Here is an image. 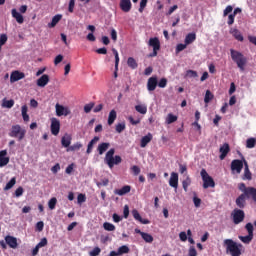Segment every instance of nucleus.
Wrapping results in <instances>:
<instances>
[{
  "label": "nucleus",
  "mask_w": 256,
  "mask_h": 256,
  "mask_svg": "<svg viewBox=\"0 0 256 256\" xmlns=\"http://www.w3.org/2000/svg\"><path fill=\"white\" fill-rule=\"evenodd\" d=\"M7 34H1L0 35V45H5V43H7Z\"/></svg>",
  "instance_id": "62"
},
{
  "label": "nucleus",
  "mask_w": 256,
  "mask_h": 256,
  "mask_svg": "<svg viewBox=\"0 0 256 256\" xmlns=\"http://www.w3.org/2000/svg\"><path fill=\"white\" fill-rule=\"evenodd\" d=\"M61 19H63V15L61 14H57L52 18V21L50 23H48V27L50 29H53V27L57 26V23H59V21H61Z\"/></svg>",
  "instance_id": "27"
},
{
  "label": "nucleus",
  "mask_w": 256,
  "mask_h": 256,
  "mask_svg": "<svg viewBox=\"0 0 256 256\" xmlns=\"http://www.w3.org/2000/svg\"><path fill=\"white\" fill-rule=\"evenodd\" d=\"M132 215L136 221H139V223H142V225H149L148 219H143L141 217V214H139V211L137 209L132 210Z\"/></svg>",
  "instance_id": "17"
},
{
  "label": "nucleus",
  "mask_w": 256,
  "mask_h": 256,
  "mask_svg": "<svg viewBox=\"0 0 256 256\" xmlns=\"http://www.w3.org/2000/svg\"><path fill=\"white\" fill-rule=\"evenodd\" d=\"M149 0H141L140 1V7L138 9L139 13H143V11H145V8L147 7V2Z\"/></svg>",
  "instance_id": "50"
},
{
  "label": "nucleus",
  "mask_w": 256,
  "mask_h": 256,
  "mask_svg": "<svg viewBox=\"0 0 256 256\" xmlns=\"http://www.w3.org/2000/svg\"><path fill=\"white\" fill-rule=\"evenodd\" d=\"M5 241L11 249H17V238L7 235Z\"/></svg>",
  "instance_id": "23"
},
{
  "label": "nucleus",
  "mask_w": 256,
  "mask_h": 256,
  "mask_svg": "<svg viewBox=\"0 0 256 256\" xmlns=\"http://www.w3.org/2000/svg\"><path fill=\"white\" fill-rule=\"evenodd\" d=\"M230 33H231V35L234 36L236 41H240V42L244 41L243 34H241V31H239L238 29H236V28L230 29Z\"/></svg>",
  "instance_id": "26"
},
{
  "label": "nucleus",
  "mask_w": 256,
  "mask_h": 256,
  "mask_svg": "<svg viewBox=\"0 0 256 256\" xmlns=\"http://www.w3.org/2000/svg\"><path fill=\"white\" fill-rule=\"evenodd\" d=\"M185 49H187V44L180 43L176 46V53H181V51H185Z\"/></svg>",
  "instance_id": "54"
},
{
  "label": "nucleus",
  "mask_w": 256,
  "mask_h": 256,
  "mask_svg": "<svg viewBox=\"0 0 256 256\" xmlns=\"http://www.w3.org/2000/svg\"><path fill=\"white\" fill-rule=\"evenodd\" d=\"M103 227H104L105 231H115V225H113L109 222H105L103 224Z\"/></svg>",
  "instance_id": "48"
},
{
  "label": "nucleus",
  "mask_w": 256,
  "mask_h": 256,
  "mask_svg": "<svg viewBox=\"0 0 256 256\" xmlns=\"http://www.w3.org/2000/svg\"><path fill=\"white\" fill-rule=\"evenodd\" d=\"M97 141H99V136H95L89 143L87 146V150L86 153L87 155L91 154L93 152V145H95V143H97Z\"/></svg>",
  "instance_id": "29"
},
{
  "label": "nucleus",
  "mask_w": 256,
  "mask_h": 256,
  "mask_svg": "<svg viewBox=\"0 0 256 256\" xmlns=\"http://www.w3.org/2000/svg\"><path fill=\"white\" fill-rule=\"evenodd\" d=\"M55 109H56V115L57 117H67V115L71 114V110H69V108L57 103L55 105Z\"/></svg>",
  "instance_id": "10"
},
{
  "label": "nucleus",
  "mask_w": 256,
  "mask_h": 256,
  "mask_svg": "<svg viewBox=\"0 0 256 256\" xmlns=\"http://www.w3.org/2000/svg\"><path fill=\"white\" fill-rule=\"evenodd\" d=\"M127 65L130 67V69H137L138 67L137 61L133 57L128 58Z\"/></svg>",
  "instance_id": "35"
},
{
  "label": "nucleus",
  "mask_w": 256,
  "mask_h": 256,
  "mask_svg": "<svg viewBox=\"0 0 256 256\" xmlns=\"http://www.w3.org/2000/svg\"><path fill=\"white\" fill-rule=\"evenodd\" d=\"M101 255V248L95 247L92 251L89 252V256H99Z\"/></svg>",
  "instance_id": "51"
},
{
  "label": "nucleus",
  "mask_w": 256,
  "mask_h": 256,
  "mask_svg": "<svg viewBox=\"0 0 256 256\" xmlns=\"http://www.w3.org/2000/svg\"><path fill=\"white\" fill-rule=\"evenodd\" d=\"M149 47L153 48V52L149 54V57H157L159 51L161 50V41L158 37L150 38L148 41Z\"/></svg>",
  "instance_id": "6"
},
{
  "label": "nucleus",
  "mask_w": 256,
  "mask_h": 256,
  "mask_svg": "<svg viewBox=\"0 0 256 256\" xmlns=\"http://www.w3.org/2000/svg\"><path fill=\"white\" fill-rule=\"evenodd\" d=\"M127 253H129V246L123 245L118 248V254L125 255Z\"/></svg>",
  "instance_id": "45"
},
{
  "label": "nucleus",
  "mask_w": 256,
  "mask_h": 256,
  "mask_svg": "<svg viewBox=\"0 0 256 256\" xmlns=\"http://www.w3.org/2000/svg\"><path fill=\"white\" fill-rule=\"evenodd\" d=\"M49 83V75L43 74L38 80H37V86L38 87H46Z\"/></svg>",
  "instance_id": "25"
},
{
  "label": "nucleus",
  "mask_w": 256,
  "mask_h": 256,
  "mask_svg": "<svg viewBox=\"0 0 256 256\" xmlns=\"http://www.w3.org/2000/svg\"><path fill=\"white\" fill-rule=\"evenodd\" d=\"M95 107L94 102H90L84 106V113H91V110Z\"/></svg>",
  "instance_id": "46"
},
{
  "label": "nucleus",
  "mask_w": 256,
  "mask_h": 256,
  "mask_svg": "<svg viewBox=\"0 0 256 256\" xmlns=\"http://www.w3.org/2000/svg\"><path fill=\"white\" fill-rule=\"evenodd\" d=\"M125 131V123H119L116 125V132L123 133Z\"/></svg>",
  "instance_id": "55"
},
{
  "label": "nucleus",
  "mask_w": 256,
  "mask_h": 256,
  "mask_svg": "<svg viewBox=\"0 0 256 256\" xmlns=\"http://www.w3.org/2000/svg\"><path fill=\"white\" fill-rule=\"evenodd\" d=\"M246 199H253L256 203V188L255 187H248L245 193H242Z\"/></svg>",
  "instance_id": "15"
},
{
  "label": "nucleus",
  "mask_w": 256,
  "mask_h": 256,
  "mask_svg": "<svg viewBox=\"0 0 256 256\" xmlns=\"http://www.w3.org/2000/svg\"><path fill=\"white\" fill-rule=\"evenodd\" d=\"M61 61H63V55L59 54L54 59V65H59V63H61Z\"/></svg>",
  "instance_id": "63"
},
{
  "label": "nucleus",
  "mask_w": 256,
  "mask_h": 256,
  "mask_svg": "<svg viewBox=\"0 0 256 256\" xmlns=\"http://www.w3.org/2000/svg\"><path fill=\"white\" fill-rule=\"evenodd\" d=\"M51 133L52 135H59V131H61V122L57 118H51Z\"/></svg>",
  "instance_id": "9"
},
{
  "label": "nucleus",
  "mask_w": 256,
  "mask_h": 256,
  "mask_svg": "<svg viewBox=\"0 0 256 256\" xmlns=\"http://www.w3.org/2000/svg\"><path fill=\"white\" fill-rule=\"evenodd\" d=\"M27 131L25 129H22L20 125H13L10 132H9V137H14L18 139V141H23L25 139V134Z\"/></svg>",
  "instance_id": "4"
},
{
  "label": "nucleus",
  "mask_w": 256,
  "mask_h": 256,
  "mask_svg": "<svg viewBox=\"0 0 256 256\" xmlns=\"http://www.w3.org/2000/svg\"><path fill=\"white\" fill-rule=\"evenodd\" d=\"M197 39V34L195 33H189L186 35L184 43L187 45H191V43H194V41Z\"/></svg>",
  "instance_id": "30"
},
{
  "label": "nucleus",
  "mask_w": 256,
  "mask_h": 256,
  "mask_svg": "<svg viewBox=\"0 0 256 256\" xmlns=\"http://www.w3.org/2000/svg\"><path fill=\"white\" fill-rule=\"evenodd\" d=\"M153 141V134L148 133L146 136H143L140 141V147L145 148L149 143Z\"/></svg>",
  "instance_id": "20"
},
{
  "label": "nucleus",
  "mask_w": 256,
  "mask_h": 256,
  "mask_svg": "<svg viewBox=\"0 0 256 256\" xmlns=\"http://www.w3.org/2000/svg\"><path fill=\"white\" fill-rule=\"evenodd\" d=\"M113 155H115V150L113 148H111L106 153V156L104 158V161L108 165L109 169H113V167H115V165H119V163H121V161H123L121 156L116 155L115 157H113Z\"/></svg>",
  "instance_id": "3"
},
{
  "label": "nucleus",
  "mask_w": 256,
  "mask_h": 256,
  "mask_svg": "<svg viewBox=\"0 0 256 256\" xmlns=\"http://www.w3.org/2000/svg\"><path fill=\"white\" fill-rule=\"evenodd\" d=\"M119 6L123 13H129L133 7V4H131V0H120Z\"/></svg>",
  "instance_id": "12"
},
{
  "label": "nucleus",
  "mask_w": 256,
  "mask_h": 256,
  "mask_svg": "<svg viewBox=\"0 0 256 256\" xmlns=\"http://www.w3.org/2000/svg\"><path fill=\"white\" fill-rule=\"evenodd\" d=\"M175 121H177V116L173 115L172 113H169L166 117L167 125H171V123H175Z\"/></svg>",
  "instance_id": "40"
},
{
  "label": "nucleus",
  "mask_w": 256,
  "mask_h": 256,
  "mask_svg": "<svg viewBox=\"0 0 256 256\" xmlns=\"http://www.w3.org/2000/svg\"><path fill=\"white\" fill-rule=\"evenodd\" d=\"M109 145L110 144L107 142H103V143L99 144L98 148H97L99 155H103V153H105V151H107V149H109Z\"/></svg>",
  "instance_id": "31"
},
{
  "label": "nucleus",
  "mask_w": 256,
  "mask_h": 256,
  "mask_svg": "<svg viewBox=\"0 0 256 256\" xmlns=\"http://www.w3.org/2000/svg\"><path fill=\"white\" fill-rule=\"evenodd\" d=\"M245 229H246V231L248 232V235H252V236H253L254 228H253V224H252L251 222H248V223L245 225Z\"/></svg>",
  "instance_id": "49"
},
{
  "label": "nucleus",
  "mask_w": 256,
  "mask_h": 256,
  "mask_svg": "<svg viewBox=\"0 0 256 256\" xmlns=\"http://www.w3.org/2000/svg\"><path fill=\"white\" fill-rule=\"evenodd\" d=\"M186 77L194 78L197 77V71L195 70H188L186 72Z\"/></svg>",
  "instance_id": "58"
},
{
  "label": "nucleus",
  "mask_w": 256,
  "mask_h": 256,
  "mask_svg": "<svg viewBox=\"0 0 256 256\" xmlns=\"http://www.w3.org/2000/svg\"><path fill=\"white\" fill-rule=\"evenodd\" d=\"M256 145V139L255 138H248L246 141V147L247 149H253Z\"/></svg>",
  "instance_id": "41"
},
{
  "label": "nucleus",
  "mask_w": 256,
  "mask_h": 256,
  "mask_svg": "<svg viewBox=\"0 0 256 256\" xmlns=\"http://www.w3.org/2000/svg\"><path fill=\"white\" fill-rule=\"evenodd\" d=\"M9 164V157H7V150L0 151V167H5Z\"/></svg>",
  "instance_id": "22"
},
{
  "label": "nucleus",
  "mask_w": 256,
  "mask_h": 256,
  "mask_svg": "<svg viewBox=\"0 0 256 256\" xmlns=\"http://www.w3.org/2000/svg\"><path fill=\"white\" fill-rule=\"evenodd\" d=\"M77 201L81 205V203H85L87 201V196H85V194H79Z\"/></svg>",
  "instance_id": "56"
},
{
  "label": "nucleus",
  "mask_w": 256,
  "mask_h": 256,
  "mask_svg": "<svg viewBox=\"0 0 256 256\" xmlns=\"http://www.w3.org/2000/svg\"><path fill=\"white\" fill-rule=\"evenodd\" d=\"M231 217L234 225H239V223H243V221H245V211L241 209H234Z\"/></svg>",
  "instance_id": "7"
},
{
  "label": "nucleus",
  "mask_w": 256,
  "mask_h": 256,
  "mask_svg": "<svg viewBox=\"0 0 256 256\" xmlns=\"http://www.w3.org/2000/svg\"><path fill=\"white\" fill-rule=\"evenodd\" d=\"M81 147H83V144H81L80 142H77V143L71 145L69 148H67V151H79V149H81Z\"/></svg>",
  "instance_id": "43"
},
{
  "label": "nucleus",
  "mask_w": 256,
  "mask_h": 256,
  "mask_svg": "<svg viewBox=\"0 0 256 256\" xmlns=\"http://www.w3.org/2000/svg\"><path fill=\"white\" fill-rule=\"evenodd\" d=\"M240 241H242V243H245L246 245H249V243L251 241H253V235L248 234L246 236H239Z\"/></svg>",
  "instance_id": "36"
},
{
  "label": "nucleus",
  "mask_w": 256,
  "mask_h": 256,
  "mask_svg": "<svg viewBox=\"0 0 256 256\" xmlns=\"http://www.w3.org/2000/svg\"><path fill=\"white\" fill-rule=\"evenodd\" d=\"M97 187H107L109 185V179L104 178L100 182L96 183Z\"/></svg>",
  "instance_id": "52"
},
{
  "label": "nucleus",
  "mask_w": 256,
  "mask_h": 256,
  "mask_svg": "<svg viewBox=\"0 0 256 256\" xmlns=\"http://www.w3.org/2000/svg\"><path fill=\"white\" fill-rule=\"evenodd\" d=\"M230 55H231L232 61L236 63L240 71H245V65H247V58L243 55V53L236 51L234 49H231Z\"/></svg>",
  "instance_id": "2"
},
{
  "label": "nucleus",
  "mask_w": 256,
  "mask_h": 256,
  "mask_svg": "<svg viewBox=\"0 0 256 256\" xmlns=\"http://www.w3.org/2000/svg\"><path fill=\"white\" fill-rule=\"evenodd\" d=\"M127 193H131V186L125 185L120 189H115L114 194L123 197V195H127Z\"/></svg>",
  "instance_id": "18"
},
{
  "label": "nucleus",
  "mask_w": 256,
  "mask_h": 256,
  "mask_svg": "<svg viewBox=\"0 0 256 256\" xmlns=\"http://www.w3.org/2000/svg\"><path fill=\"white\" fill-rule=\"evenodd\" d=\"M244 161V174L242 176L243 181H251L253 179V174H251V170H249V163L247 160L243 158Z\"/></svg>",
  "instance_id": "11"
},
{
  "label": "nucleus",
  "mask_w": 256,
  "mask_h": 256,
  "mask_svg": "<svg viewBox=\"0 0 256 256\" xmlns=\"http://www.w3.org/2000/svg\"><path fill=\"white\" fill-rule=\"evenodd\" d=\"M15 183H17V178H11V180L4 187V191H9V189H13V187H15Z\"/></svg>",
  "instance_id": "37"
},
{
  "label": "nucleus",
  "mask_w": 256,
  "mask_h": 256,
  "mask_svg": "<svg viewBox=\"0 0 256 256\" xmlns=\"http://www.w3.org/2000/svg\"><path fill=\"white\" fill-rule=\"evenodd\" d=\"M157 85H158L157 76H152L148 79L147 90L148 91H155V89H157Z\"/></svg>",
  "instance_id": "16"
},
{
  "label": "nucleus",
  "mask_w": 256,
  "mask_h": 256,
  "mask_svg": "<svg viewBox=\"0 0 256 256\" xmlns=\"http://www.w3.org/2000/svg\"><path fill=\"white\" fill-rule=\"evenodd\" d=\"M233 12V6L229 5L224 9L223 12V17H227V15H229V13Z\"/></svg>",
  "instance_id": "57"
},
{
  "label": "nucleus",
  "mask_w": 256,
  "mask_h": 256,
  "mask_svg": "<svg viewBox=\"0 0 256 256\" xmlns=\"http://www.w3.org/2000/svg\"><path fill=\"white\" fill-rule=\"evenodd\" d=\"M170 187L177 189L179 187V174L172 172L169 180Z\"/></svg>",
  "instance_id": "14"
},
{
  "label": "nucleus",
  "mask_w": 256,
  "mask_h": 256,
  "mask_svg": "<svg viewBox=\"0 0 256 256\" xmlns=\"http://www.w3.org/2000/svg\"><path fill=\"white\" fill-rule=\"evenodd\" d=\"M158 87H160V89H165V87H167V78H161L158 82Z\"/></svg>",
  "instance_id": "53"
},
{
  "label": "nucleus",
  "mask_w": 256,
  "mask_h": 256,
  "mask_svg": "<svg viewBox=\"0 0 256 256\" xmlns=\"http://www.w3.org/2000/svg\"><path fill=\"white\" fill-rule=\"evenodd\" d=\"M115 119H117V112L115 110H111L108 116V125H113V123H115Z\"/></svg>",
  "instance_id": "32"
},
{
  "label": "nucleus",
  "mask_w": 256,
  "mask_h": 256,
  "mask_svg": "<svg viewBox=\"0 0 256 256\" xmlns=\"http://www.w3.org/2000/svg\"><path fill=\"white\" fill-rule=\"evenodd\" d=\"M131 171L133 172V174L135 176L139 175V173H141V168H139V166L134 165L131 167Z\"/></svg>",
  "instance_id": "60"
},
{
  "label": "nucleus",
  "mask_w": 256,
  "mask_h": 256,
  "mask_svg": "<svg viewBox=\"0 0 256 256\" xmlns=\"http://www.w3.org/2000/svg\"><path fill=\"white\" fill-rule=\"evenodd\" d=\"M141 237L146 243H151L153 241V237L147 232L141 233Z\"/></svg>",
  "instance_id": "42"
},
{
  "label": "nucleus",
  "mask_w": 256,
  "mask_h": 256,
  "mask_svg": "<svg viewBox=\"0 0 256 256\" xmlns=\"http://www.w3.org/2000/svg\"><path fill=\"white\" fill-rule=\"evenodd\" d=\"M61 145L66 148L71 146V136L69 134H66L61 138Z\"/></svg>",
  "instance_id": "28"
},
{
  "label": "nucleus",
  "mask_w": 256,
  "mask_h": 256,
  "mask_svg": "<svg viewBox=\"0 0 256 256\" xmlns=\"http://www.w3.org/2000/svg\"><path fill=\"white\" fill-rule=\"evenodd\" d=\"M188 256H197V250L195 249V246H191L189 248Z\"/></svg>",
  "instance_id": "61"
},
{
  "label": "nucleus",
  "mask_w": 256,
  "mask_h": 256,
  "mask_svg": "<svg viewBox=\"0 0 256 256\" xmlns=\"http://www.w3.org/2000/svg\"><path fill=\"white\" fill-rule=\"evenodd\" d=\"M245 157L242 156L241 160L235 159L231 162V170L236 171V173H241L243 171V165H245V162L243 161Z\"/></svg>",
  "instance_id": "8"
},
{
  "label": "nucleus",
  "mask_w": 256,
  "mask_h": 256,
  "mask_svg": "<svg viewBox=\"0 0 256 256\" xmlns=\"http://www.w3.org/2000/svg\"><path fill=\"white\" fill-rule=\"evenodd\" d=\"M68 11L69 13H73V11H75V0L69 1Z\"/></svg>",
  "instance_id": "59"
},
{
  "label": "nucleus",
  "mask_w": 256,
  "mask_h": 256,
  "mask_svg": "<svg viewBox=\"0 0 256 256\" xmlns=\"http://www.w3.org/2000/svg\"><path fill=\"white\" fill-rule=\"evenodd\" d=\"M189 185H191V178L187 177L182 182V187H183L184 191H187V189H189Z\"/></svg>",
  "instance_id": "47"
},
{
  "label": "nucleus",
  "mask_w": 256,
  "mask_h": 256,
  "mask_svg": "<svg viewBox=\"0 0 256 256\" xmlns=\"http://www.w3.org/2000/svg\"><path fill=\"white\" fill-rule=\"evenodd\" d=\"M57 206V198L53 197L49 200L48 202V207L51 211H53V209H55V207Z\"/></svg>",
  "instance_id": "44"
},
{
  "label": "nucleus",
  "mask_w": 256,
  "mask_h": 256,
  "mask_svg": "<svg viewBox=\"0 0 256 256\" xmlns=\"http://www.w3.org/2000/svg\"><path fill=\"white\" fill-rule=\"evenodd\" d=\"M25 79V73L19 71H13L10 75V83H16V81H21Z\"/></svg>",
  "instance_id": "13"
},
{
  "label": "nucleus",
  "mask_w": 256,
  "mask_h": 256,
  "mask_svg": "<svg viewBox=\"0 0 256 256\" xmlns=\"http://www.w3.org/2000/svg\"><path fill=\"white\" fill-rule=\"evenodd\" d=\"M223 246L226 247V253L231 256H241V248L243 244L235 242L233 239H225L223 241Z\"/></svg>",
  "instance_id": "1"
},
{
  "label": "nucleus",
  "mask_w": 256,
  "mask_h": 256,
  "mask_svg": "<svg viewBox=\"0 0 256 256\" xmlns=\"http://www.w3.org/2000/svg\"><path fill=\"white\" fill-rule=\"evenodd\" d=\"M231 151V148L229 147V144L225 143L223 144V146L220 147V160L223 161V159H225V157H227V155L229 154V152Z\"/></svg>",
  "instance_id": "19"
},
{
  "label": "nucleus",
  "mask_w": 256,
  "mask_h": 256,
  "mask_svg": "<svg viewBox=\"0 0 256 256\" xmlns=\"http://www.w3.org/2000/svg\"><path fill=\"white\" fill-rule=\"evenodd\" d=\"M23 187H18L16 190H15V197H21V195H23Z\"/></svg>",
  "instance_id": "64"
},
{
  "label": "nucleus",
  "mask_w": 256,
  "mask_h": 256,
  "mask_svg": "<svg viewBox=\"0 0 256 256\" xmlns=\"http://www.w3.org/2000/svg\"><path fill=\"white\" fill-rule=\"evenodd\" d=\"M13 105H15V100L10 99H4L2 102V107H5L6 109H11L13 107Z\"/></svg>",
  "instance_id": "34"
},
{
  "label": "nucleus",
  "mask_w": 256,
  "mask_h": 256,
  "mask_svg": "<svg viewBox=\"0 0 256 256\" xmlns=\"http://www.w3.org/2000/svg\"><path fill=\"white\" fill-rule=\"evenodd\" d=\"M200 175L202 177L204 189H209V187H215V180H213V177H211L209 173H207V170L202 169Z\"/></svg>",
  "instance_id": "5"
},
{
  "label": "nucleus",
  "mask_w": 256,
  "mask_h": 256,
  "mask_svg": "<svg viewBox=\"0 0 256 256\" xmlns=\"http://www.w3.org/2000/svg\"><path fill=\"white\" fill-rule=\"evenodd\" d=\"M112 53L115 57V69L116 71H119V52L115 48L112 49Z\"/></svg>",
  "instance_id": "39"
},
{
  "label": "nucleus",
  "mask_w": 256,
  "mask_h": 256,
  "mask_svg": "<svg viewBox=\"0 0 256 256\" xmlns=\"http://www.w3.org/2000/svg\"><path fill=\"white\" fill-rule=\"evenodd\" d=\"M12 17L19 23V25H23L25 19L23 18V15L17 11V9H12L11 11Z\"/></svg>",
  "instance_id": "24"
},
{
  "label": "nucleus",
  "mask_w": 256,
  "mask_h": 256,
  "mask_svg": "<svg viewBox=\"0 0 256 256\" xmlns=\"http://www.w3.org/2000/svg\"><path fill=\"white\" fill-rule=\"evenodd\" d=\"M135 110L137 113H140L141 115H145L147 113V106L145 105H136Z\"/></svg>",
  "instance_id": "38"
},
{
  "label": "nucleus",
  "mask_w": 256,
  "mask_h": 256,
  "mask_svg": "<svg viewBox=\"0 0 256 256\" xmlns=\"http://www.w3.org/2000/svg\"><path fill=\"white\" fill-rule=\"evenodd\" d=\"M236 205L239 209H245V206L247 205V198L245 195L241 194L236 198Z\"/></svg>",
  "instance_id": "21"
},
{
  "label": "nucleus",
  "mask_w": 256,
  "mask_h": 256,
  "mask_svg": "<svg viewBox=\"0 0 256 256\" xmlns=\"http://www.w3.org/2000/svg\"><path fill=\"white\" fill-rule=\"evenodd\" d=\"M215 95L211 92V90H207L204 97V103H211L213 101Z\"/></svg>",
  "instance_id": "33"
}]
</instances>
